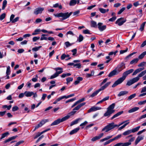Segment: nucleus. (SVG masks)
Listing matches in <instances>:
<instances>
[{
    "label": "nucleus",
    "mask_w": 146,
    "mask_h": 146,
    "mask_svg": "<svg viewBox=\"0 0 146 146\" xmlns=\"http://www.w3.org/2000/svg\"><path fill=\"white\" fill-rule=\"evenodd\" d=\"M125 9V7H123L121 8L118 12L117 14L119 15L121 14Z\"/></svg>",
    "instance_id": "63"
},
{
    "label": "nucleus",
    "mask_w": 146,
    "mask_h": 146,
    "mask_svg": "<svg viewBox=\"0 0 146 146\" xmlns=\"http://www.w3.org/2000/svg\"><path fill=\"white\" fill-rule=\"evenodd\" d=\"M108 80V79L107 78H106L104 79L102 82L100 83V86H101L103 84L105 83Z\"/></svg>",
    "instance_id": "60"
},
{
    "label": "nucleus",
    "mask_w": 146,
    "mask_h": 146,
    "mask_svg": "<svg viewBox=\"0 0 146 146\" xmlns=\"http://www.w3.org/2000/svg\"><path fill=\"white\" fill-rule=\"evenodd\" d=\"M144 69V68H139L136 70L132 74L133 76L135 75L138 73L141 72V71L143 70Z\"/></svg>",
    "instance_id": "22"
},
{
    "label": "nucleus",
    "mask_w": 146,
    "mask_h": 146,
    "mask_svg": "<svg viewBox=\"0 0 146 146\" xmlns=\"http://www.w3.org/2000/svg\"><path fill=\"white\" fill-rule=\"evenodd\" d=\"M139 109V107H135L129 110L128 111V112L129 113H133L138 110Z\"/></svg>",
    "instance_id": "27"
},
{
    "label": "nucleus",
    "mask_w": 146,
    "mask_h": 146,
    "mask_svg": "<svg viewBox=\"0 0 146 146\" xmlns=\"http://www.w3.org/2000/svg\"><path fill=\"white\" fill-rule=\"evenodd\" d=\"M44 10L43 8L38 7L36 8L34 11V13L36 15L41 14Z\"/></svg>",
    "instance_id": "11"
},
{
    "label": "nucleus",
    "mask_w": 146,
    "mask_h": 146,
    "mask_svg": "<svg viewBox=\"0 0 146 146\" xmlns=\"http://www.w3.org/2000/svg\"><path fill=\"white\" fill-rule=\"evenodd\" d=\"M128 93V92L126 91H121L117 95L118 97H120L121 96H123L127 94Z\"/></svg>",
    "instance_id": "26"
},
{
    "label": "nucleus",
    "mask_w": 146,
    "mask_h": 146,
    "mask_svg": "<svg viewBox=\"0 0 146 146\" xmlns=\"http://www.w3.org/2000/svg\"><path fill=\"white\" fill-rule=\"evenodd\" d=\"M25 96L27 97H29L32 96L34 94V92H32L26 91L24 92Z\"/></svg>",
    "instance_id": "21"
},
{
    "label": "nucleus",
    "mask_w": 146,
    "mask_h": 146,
    "mask_svg": "<svg viewBox=\"0 0 146 146\" xmlns=\"http://www.w3.org/2000/svg\"><path fill=\"white\" fill-rule=\"evenodd\" d=\"M121 134H119L117 136H116L115 137H114L112 139V140L113 141H114L116 139H119L121 137Z\"/></svg>",
    "instance_id": "54"
},
{
    "label": "nucleus",
    "mask_w": 146,
    "mask_h": 146,
    "mask_svg": "<svg viewBox=\"0 0 146 146\" xmlns=\"http://www.w3.org/2000/svg\"><path fill=\"white\" fill-rule=\"evenodd\" d=\"M47 36V35H46V34H42L41 35V36L40 38V40H46L48 39V38L45 37V36Z\"/></svg>",
    "instance_id": "37"
},
{
    "label": "nucleus",
    "mask_w": 146,
    "mask_h": 146,
    "mask_svg": "<svg viewBox=\"0 0 146 146\" xmlns=\"http://www.w3.org/2000/svg\"><path fill=\"white\" fill-rule=\"evenodd\" d=\"M140 127V126H138L137 127L134 128L132 129H130L131 133H134L138 131L139 130Z\"/></svg>",
    "instance_id": "31"
},
{
    "label": "nucleus",
    "mask_w": 146,
    "mask_h": 146,
    "mask_svg": "<svg viewBox=\"0 0 146 146\" xmlns=\"http://www.w3.org/2000/svg\"><path fill=\"white\" fill-rule=\"evenodd\" d=\"M103 23H99L98 24V28L100 31H102L106 29V25H103Z\"/></svg>",
    "instance_id": "10"
},
{
    "label": "nucleus",
    "mask_w": 146,
    "mask_h": 146,
    "mask_svg": "<svg viewBox=\"0 0 146 146\" xmlns=\"http://www.w3.org/2000/svg\"><path fill=\"white\" fill-rule=\"evenodd\" d=\"M112 136H107L106 137L103 139H102L101 140H100V142H103L105 141H106V140H108V139L111 138L112 137Z\"/></svg>",
    "instance_id": "41"
},
{
    "label": "nucleus",
    "mask_w": 146,
    "mask_h": 146,
    "mask_svg": "<svg viewBox=\"0 0 146 146\" xmlns=\"http://www.w3.org/2000/svg\"><path fill=\"white\" fill-rule=\"evenodd\" d=\"M53 7L55 8H56L58 7L59 9H61L62 8V7L61 5H59V4L58 3H56L53 6Z\"/></svg>",
    "instance_id": "44"
},
{
    "label": "nucleus",
    "mask_w": 146,
    "mask_h": 146,
    "mask_svg": "<svg viewBox=\"0 0 146 146\" xmlns=\"http://www.w3.org/2000/svg\"><path fill=\"white\" fill-rule=\"evenodd\" d=\"M99 10L102 13H106V9L102 8H99Z\"/></svg>",
    "instance_id": "51"
},
{
    "label": "nucleus",
    "mask_w": 146,
    "mask_h": 146,
    "mask_svg": "<svg viewBox=\"0 0 146 146\" xmlns=\"http://www.w3.org/2000/svg\"><path fill=\"white\" fill-rule=\"evenodd\" d=\"M125 68V64L123 62H121L117 66L115 69L119 73Z\"/></svg>",
    "instance_id": "8"
},
{
    "label": "nucleus",
    "mask_w": 146,
    "mask_h": 146,
    "mask_svg": "<svg viewBox=\"0 0 146 146\" xmlns=\"http://www.w3.org/2000/svg\"><path fill=\"white\" fill-rule=\"evenodd\" d=\"M83 33L84 34H91L89 31L88 29L84 30L83 31Z\"/></svg>",
    "instance_id": "56"
},
{
    "label": "nucleus",
    "mask_w": 146,
    "mask_h": 146,
    "mask_svg": "<svg viewBox=\"0 0 146 146\" xmlns=\"http://www.w3.org/2000/svg\"><path fill=\"white\" fill-rule=\"evenodd\" d=\"M23 142H24V141H20L18 142H17L16 144L15 145V146H18V145H20L21 144L23 143Z\"/></svg>",
    "instance_id": "64"
},
{
    "label": "nucleus",
    "mask_w": 146,
    "mask_h": 146,
    "mask_svg": "<svg viewBox=\"0 0 146 146\" xmlns=\"http://www.w3.org/2000/svg\"><path fill=\"white\" fill-rule=\"evenodd\" d=\"M80 129V128L78 127L71 131L69 134L70 135L76 133Z\"/></svg>",
    "instance_id": "28"
},
{
    "label": "nucleus",
    "mask_w": 146,
    "mask_h": 146,
    "mask_svg": "<svg viewBox=\"0 0 146 146\" xmlns=\"http://www.w3.org/2000/svg\"><path fill=\"white\" fill-rule=\"evenodd\" d=\"M123 113V111H119L115 114L111 118V120H112L114 119L115 118H116L119 115H120L121 114H122Z\"/></svg>",
    "instance_id": "25"
},
{
    "label": "nucleus",
    "mask_w": 146,
    "mask_h": 146,
    "mask_svg": "<svg viewBox=\"0 0 146 146\" xmlns=\"http://www.w3.org/2000/svg\"><path fill=\"white\" fill-rule=\"evenodd\" d=\"M104 134L103 133H101L100 134L92 138L91 140L93 141H94L96 140H98L101 138L104 135Z\"/></svg>",
    "instance_id": "17"
},
{
    "label": "nucleus",
    "mask_w": 146,
    "mask_h": 146,
    "mask_svg": "<svg viewBox=\"0 0 146 146\" xmlns=\"http://www.w3.org/2000/svg\"><path fill=\"white\" fill-rule=\"evenodd\" d=\"M91 26L92 27L96 28L97 27L96 22L94 21H91Z\"/></svg>",
    "instance_id": "29"
},
{
    "label": "nucleus",
    "mask_w": 146,
    "mask_h": 146,
    "mask_svg": "<svg viewBox=\"0 0 146 146\" xmlns=\"http://www.w3.org/2000/svg\"><path fill=\"white\" fill-rule=\"evenodd\" d=\"M110 82H109L106 83L104 85L102 86L100 89L94 92L91 94L90 97L93 98L96 96L98 93L100 91L103 90L105 89L111 83Z\"/></svg>",
    "instance_id": "3"
},
{
    "label": "nucleus",
    "mask_w": 146,
    "mask_h": 146,
    "mask_svg": "<svg viewBox=\"0 0 146 146\" xmlns=\"http://www.w3.org/2000/svg\"><path fill=\"white\" fill-rule=\"evenodd\" d=\"M19 110V108L17 106H14L12 108V110L13 111H16Z\"/></svg>",
    "instance_id": "58"
},
{
    "label": "nucleus",
    "mask_w": 146,
    "mask_h": 146,
    "mask_svg": "<svg viewBox=\"0 0 146 146\" xmlns=\"http://www.w3.org/2000/svg\"><path fill=\"white\" fill-rule=\"evenodd\" d=\"M146 55V51H145L143 52L141 54L139 55L138 57V58L139 59H142Z\"/></svg>",
    "instance_id": "33"
},
{
    "label": "nucleus",
    "mask_w": 146,
    "mask_h": 146,
    "mask_svg": "<svg viewBox=\"0 0 146 146\" xmlns=\"http://www.w3.org/2000/svg\"><path fill=\"white\" fill-rule=\"evenodd\" d=\"M73 80V78L72 77H68L66 79L67 84H68L70 82L72 81Z\"/></svg>",
    "instance_id": "48"
},
{
    "label": "nucleus",
    "mask_w": 146,
    "mask_h": 146,
    "mask_svg": "<svg viewBox=\"0 0 146 146\" xmlns=\"http://www.w3.org/2000/svg\"><path fill=\"white\" fill-rule=\"evenodd\" d=\"M76 3V0H71L70 1L69 3L70 6H74L75 5Z\"/></svg>",
    "instance_id": "38"
},
{
    "label": "nucleus",
    "mask_w": 146,
    "mask_h": 146,
    "mask_svg": "<svg viewBox=\"0 0 146 146\" xmlns=\"http://www.w3.org/2000/svg\"><path fill=\"white\" fill-rule=\"evenodd\" d=\"M7 1L6 0H4L3 1L2 7V10H4L5 9V8L7 5Z\"/></svg>",
    "instance_id": "39"
},
{
    "label": "nucleus",
    "mask_w": 146,
    "mask_h": 146,
    "mask_svg": "<svg viewBox=\"0 0 146 146\" xmlns=\"http://www.w3.org/2000/svg\"><path fill=\"white\" fill-rule=\"evenodd\" d=\"M48 120L47 119H44L40 121L39 123L37 124L35 127V129H38L39 127H41L46 122H48Z\"/></svg>",
    "instance_id": "12"
},
{
    "label": "nucleus",
    "mask_w": 146,
    "mask_h": 146,
    "mask_svg": "<svg viewBox=\"0 0 146 146\" xmlns=\"http://www.w3.org/2000/svg\"><path fill=\"white\" fill-rule=\"evenodd\" d=\"M125 78L122 76V77L119 78L115 82L112 86V87H115L117 85L121 84L125 79Z\"/></svg>",
    "instance_id": "7"
},
{
    "label": "nucleus",
    "mask_w": 146,
    "mask_h": 146,
    "mask_svg": "<svg viewBox=\"0 0 146 146\" xmlns=\"http://www.w3.org/2000/svg\"><path fill=\"white\" fill-rule=\"evenodd\" d=\"M134 71V70L133 69H129L124 72L122 74V76L125 78L128 75L133 72Z\"/></svg>",
    "instance_id": "13"
},
{
    "label": "nucleus",
    "mask_w": 146,
    "mask_h": 146,
    "mask_svg": "<svg viewBox=\"0 0 146 146\" xmlns=\"http://www.w3.org/2000/svg\"><path fill=\"white\" fill-rule=\"evenodd\" d=\"M72 12H70V13L68 12L63 13H60L56 14L54 15L55 17H62V20L66 19L69 17L72 14Z\"/></svg>",
    "instance_id": "4"
},
{
    "label": "nucleus",
    "mask_w": 146,
    "mask_h": 146,
    "mask_svg": "<svg viewBox=\"0 0 146 146\" xmlns=\"http://www.w3.org/2000/svg\"><path fill=\"white\" fill-rule=\"evenodd\" d=\"M146 73V70H145L142 71L141 73L139 74L137 76L139 78L140 77H141L143 76Z\"/></svg>",
    "instance_id": "35"
},
{
    "label": "nucleus",
    "mask_w": 146,
    "mask_h": 146,
    "mask_svg": "<svg viewBox=\"0 0 146 146\" xmlns=\"http://www.w3.org/2000/svg\"><path fill=\"white\" fill-rule=\"evenodd\" d=\"M40 38L39 37L35 36L33 38V42H35L38 40Z\"/></svg>",
    "instance_id": "61"
},
{
    "label": "nucleus",
    "mask_w": 146,
    "mask_h": 146,
    "mask_svg": "<svg viewBox=\"0 0 146 146\" xmlns=\"http://www.w3.org/2000/svg\"><path fill=\"white\" fill-rule=\"evenodd\" d=\"M6 14L5 13H3L0 16V20L1 21L5 17Z\"/></svg>",
    "instance_id": "49"
},
{
    "label": "nucleus",
    "mask_w": 146,
    "mask_h": 146,
    "mask_svg": "<svg viewBox=\"0 0 146 146\" xmlns=\"http://www.w3.org/2000/svg\"><path fill=\"white\" fill-rule=\"evenodd\" d=\"M133 84V83L131 80H130L127 81L126 85L128 86H130Z\"/></svg>",
    "instance_id": "50"
},
{
    "label": "nucleus",
    "mask_w": 146,
    "mask_h": 146,
    "mask_svg": "<svg viewBox=\"0 0 146 146\" xmlns=\"http://www.w3.org/2000/svg\"><path fill=\"white\" fill-rule=\"evenodd\" d=\"M104 64H99L97 66L98 67H100L99 69L100 70H102L104 68V67L103 66H104Z\"/></svg>",
    "instance_id": "52"
},
{
    "label": "nucleus",
    "mask_w": 146,
    "mask_h": 146,
    "mask_svg": "<svg viewBox=\"0 0 146 146\" xmlns=\"http://www.w3.org/2000/svg\"><path fill=\"white\" fill-rule=\"evenodd\" d=\"M70 117V115H67L62 119H59L55 120L51 124V126L57 125L61 122H63L68 119Z\"/></svg>",
    "instance_id": "5"
},
{
    "label": "nucleus",
    "mask_w": 146,
    "mask_h": 146,
    "mask_svg": "<svg viewBox=\"0 0 146 146\" xmlns=\"http://www.w3.org/2000/svg\"><path fill=\"white\" fill-rule=\"evenodd\" d=\"M10 67L9 66H8L7 67V69L6 72V74L7 75H9L10 74Z\"/></svg>",
    "instance_id": "53"
},
{
    "label": "nucleus",
    "mask_w": 146,
    "mask_h": 146,
    "mask_svg": "<svg viewBox=\"0 0 146 146\" xmlns=\"http://www.w3.org/2000/svg\"><path fill=\"white\" fill-rule=\"evenodd\" d=\"M129 122H128L125 123L124 125L122 126H121L118 129L119 130H120L121 129H123L129 123Z\"/></svg>",
    "instance_id": "46"
},
{
    "label": "nucleus",
    "mask_w": 146,
    "mask_h": 146,
    "mask_svg": "<svg viewBox=\"0 0 146 146\" xmlns=\"http://www.w3.org/2000/svg\"><path fill=\"white\" fill-rule=\"evenodd\" d=\"M126 21V19H124L123 18L121 17L118 19L116 21L115 23L117 24L119 26H121L123 25Z\"/></svg>",
    "instance_id": "9"
},
{
    "label": "nucleus",
    "mask_w": 146,
    "mask_h": 146,
    "mask_svg": "<svg viewBox=\"0 0 146 146\" xmlns=\"http://www.w3.org/2000/svg\"><path fill=\"white\" fill-rule=\"evenodd\" d=\"M139 79V78L137 76V77L133 78L131 80L133 83L134 84L137 82Z\"/></svg>",
    "instance_id": "40"
},
{
    "label": "nucleus",
    "mask_w": 146,
    "mask_h": 146,
    "mask_svg": "<svg viewBox=\"0 0 146 146\" xmlns=\"http://www.w3.org/2000/svg\"><path fill=\"white\" fill-rule=\"evenodd\" d=\"M50 128L48 129H46V130H45L42 131L40 133H38L35 136V137H34V139H35L39 136H40V135H41L43 133L49 131L50 130Z\"/></svg>",
    "instance_id": "20"
},
{
    "label": "nucleus",
    "mask_w": 146,
    "mask_h": 146,
    "mask_svg": "<svg viewBox=\"0 0 146 146\" xmlns=\"http://www.w3.org/2000/svg\"><path fill=\"white\" fill-rule=\"evenodd\" d=\"M55 70L56 71V72L57 75L58 76V75L62 73V68L60 67H58L55 68Z\"/></svg>",
    "instance_id": "19"
},
{
    "label": "nucleus",
    "mask_w": 146,
    "mask_h": 146,
    "mask_svg": "<svg viewBox=\"0 0 146 146\" xmlns=\"http://www.w3.org/2000/svg\"><path fill=\"white\" fill-rule=\"evenodd\" d=\"M58 76L57 74L56 73L54 74L53 75H52L50 77V79H52L54 78H55L57 77Z\"/></svg>",
    "instance_id": "62"
},
{
    "label": "nucleus",
    "mask_w": 146,
    "mask_h": 146,
    "mask_svg": "<svg viewBox=\"0 0 146 146\" xmlns=\"http://www.w3.org/2000/svg\"><path fill=\"white\" fill-rule=\"evenodd\" d=\"M9 135V133L8 132H6L2 134L1 135V136L0 138V139L1 140L5 137H7Z\"/></svg>",
    "instance_id": "30"
},
{
    "label": "nucleus",
    "mask_w": 146,
    "mask_h": 146,
    "mask_svg": "<svg viewBox=\"0 0 146 146\" xmlns=\"http://www.w3.org/2000/svg\"><path fill=\"white\" fill-rule=\"evenodd\" d=\"M146 22H144L141 25L139 29V30L141 31H142L144 29V27L145 24Z\"/></svg>",
    "instance_id": "42"
},
{
    "label": "nucleus",
    "mask_w": 146,
    "mask_h": 146,
    "mask_svg": "<svg viewBox=\"0 0 146 146\" xmlns=\"http://www.w3.org/2000/svg\"><path fill=\"white\" fill-rule=\"evenodd\" d=\"M17 137V136H15L11 137L9 138L8 139H6L3 142V143H5L7 142H9L12 140L15 139Z\"/></svg>",
    "instance_id": "24"
},
{
    "label": "nucleus",
    "mask_w": 146,
    "mask_h": 146,
    "mask_svg": "<svg viewBox=\"0 0 146 146\" xmlns=\"http://www.w3.org/2000/svg\"><path fill=\"white\" fill-rule=\"evenodd\" d=\"M119 73L115 69L110 72L108 76L109 77H111L113 76L117 75Z\"/></svg>",
    "instance_id": "16"
},
{
    "label": "nucleus",
    "mask_w": 146,
    "mask_h": 146,
    "mask_svg": "<svg viewBox=\"0 0 146 146\" xmlns=\"http://www.w3.org/2000/svg\"><path fill=\"white\" fill-rule=\"evenodd\" d=\"M131 133V130H128L125 131L123 133V135L124 136H126L130 134Z\"/></svg>",
    "instance_id": "36"
},
{
    "label": "nucleus",
    "mask_w": 146,
    "mask_h": 146,
    "mask_svg": "<svg viewBox=\"0 0 146 146\" xmlns=\"http://www.w3.org/2000/svg\"><path fill=\"white\" fill-rule=\"evenodd\" d=\"M139 60V59L138 58H136L134 59L130 62V64H135Z\"/></svg>",
    "instance_id": "32"
},
{
    "label": "nucleus",
    "mask_w": 146,
    "mask_h": 146,
    "mask_svg": "<svg viewBox=\"0 0 146 146\" xmlns=\"http://www.w3.org/2000/svg\"><path fill=\"white\" fill-rule=\"evenodd\" d=\"M115 103H113L110 105L107 108V111L104 113V117H110L111 115L115 111L113 110L115 106Z\"/></svg>",
    "instance_id": "2"
},
{
    "label": "nucleus",
    "mask_w": 146,
    "mask_h": 146,
    "mask_svg": "<svg viewBox=\"0 0 146 146\" xmlns=\"http://www.w3.org/2000/svg\"><path fill=\"white\" fill-rule=\"evenodd\" d=\"M76 100V98H72L71 99H70L68 100L65 102V103H68L69 102H72Z\"/></svg>",
    "instance_id": "59"
},
{
    "label": "nucleus",
    "mask_w": 146,
    "mask_h": 146,
    "mask_svg": "<svg viewBox=\"0 0 146 146\" xmlns=\"http://www.w3.org/2000/svg\"><path fill=\"white\" fill-rule=\"evenodd\" d=\"M102 109L100 107H98L96 106H93L89 109L88 111V113H90L91 112L96 111L98 110H100Z\"/></svg>",
    "instance_id": "15"
},
{
    "label": "nucleus",
    "mask_w": 146,
    "mask_h": 146,
    "mask_svg": "<svg viewBox=\"0 0 146 146\" xmlns=\"http://www.w3.org/2000/svg\"><path fill=\"white\" fill-rule=\"evenodd\" d=\"M131 144V143L130 142L119 143L115 144L113 146H128Z\"/></svg>",
    "instance_id": "14"
},
{
    "label": "nucleus",
    "mask_w": 146,
    "mask_h": 146,
    "mask_svg": "<svg viewBox=\"0 0 146 146\" xmlns=\"http://www.w3.org/2000/svg\"><path fill=\"white\" fill-rule=\"evenodd\" d=\"M84 39V37L83 36L80 34L79 35V37L78 38V41L79 42H80L82 41Z\"/></svg>",
    "instance_id": "43"
},
{
    "label": "nucleus",
    "mask_w": 146,
    "mask_h": 146,
    "mask_svg": "<svg viewBox=\"0 0 146 146\" xmlns=\"http://www.w3.org/2000/svg\"><path fill=\"white\" fill-rule=\"evenodd\" d=\"M82 118H79L76 119L75 120L72 121L70 123V126H72L74 125L77 124L78 123L79 121L82 120Z\"/></svg>",
    "instance_id": "23"
},
{
    "label": "nucleus",
    "mask_w": 146,
    "mask_h": 146,
    "mask_svg": "<svg viewBox=\"0 0 146 146\" xmlns=\"http://www.w3.org/2000/svg\"><path fill=\"white\" fill-rule=\"evenodd\" d=\"M136 94H134L130 95L128 98L127 100H130L133 98H134L136 96Z\"/></svg>",
    "instance_id": "45"
},
{
    "label": "nucleus",
    "mask_w": 146,
    "mask_h": 146,
    "mask_svg": "<svg viewBox=\"0 0 146 146\" xmlns=\"http://www.w3.org/2000/svg\"><path fill=\"white\" fill-rule=\"evenodd\" d=\"M129 121V120L125 121L122 122L119 125L115 124L114 122L110 123L103 128L102 129V131H105L106 132H108L115 127H118L121 125Z\"/></svg>",
    "instance_id": "1"
},
{
    "label": "nucleus",
    "mask_w": 146,
    "mask_h": 146,
    "mask_svg": "<svg viewBox=\"0 0 146 146\" xmlns=\"http://www.w3.org/2000/svg\"><path fill=\"white\" fill-rule=\"evenodd\" d=\"M144 137V136H138L137 138H136L135 141V145H137L139 142L140 141L143 139V138Z\"/></svg>",
    "instance_id": "18"
},
{
    "label": "nucleus",
    "mask_w": 146,
    "mask_h": 146,
    "mask_svg": "<svg viewBox=\"0 0 146 146\" xmlns=\"http://www.w3.org/2000/svg\"><path fill=\"white\" fill-rule=\"evenodd\" d=\"M85 104V102H83L78 105L73 109V111L70 112L68 115H70V116L71 115H73L76 112V111H74L75 110H78L81 107L84 105Z\"/></svg>",
    "instance_id": "6"
},
{
    "label": "nucleus",
    "mask_w": 146,
    "mask_h": 146,
    "mask_svg": "<svg viewBox=\"0 0 146 146\" xmlns=\"http://www.w3.org/2000/svg\"><path fill=\"white\" fill-rule=\"evenodd\" d=\"M116 19V16H113L110 19H109V21H110L113 22Z\"/></svg>",
    "instance_id": "57"
},
{
    "label": "nucleus",
    "mask_w": 146,
    "mask_h": 146,
    "mask_svg": "<svg viewBox=\"0 0 146 146\" xmlns=\"http://www.w3.org/2000/svg\"><path fill=\"white\" fill-rule=\"evenodd\" d=\"M81 64L80 63L74 64V67H76L77 68H80L81 67Z\"/></svg>",
    "instance_id": "55"
},
{
    "label": "nucleus",
    "mask_w": 146,
    "mask_h": 146,
    "mask_svg": "<svg viewBox=\"0 0 146 146\" xmlns=\"http://www.w3.org/2000/svg\"><path fill=\"white\" fill-rule=\"evenodd\" d=\"M41 31L40 29H37L35 30L34 33H32L33 35H36L39 34V32Z\"/></svg>",
    "instance_id": "34"
},
{
    "label": "nucleus",
    "mask_w": 146,
    "mask_h": 146,
    "mask_svg": "<svg viewBox=\"0 0 146 146\" xmlns=\"http://www.w3.org/2000/svg\"><path fill=\"white\" fill-rule=\"evenodd\" d=\"M64 44L65 45L66 48H68L70 46H71L72 44L70 43L68 41L65 42Z\"/></svg>",
    "instance_id": "47"
}]
</instances>
